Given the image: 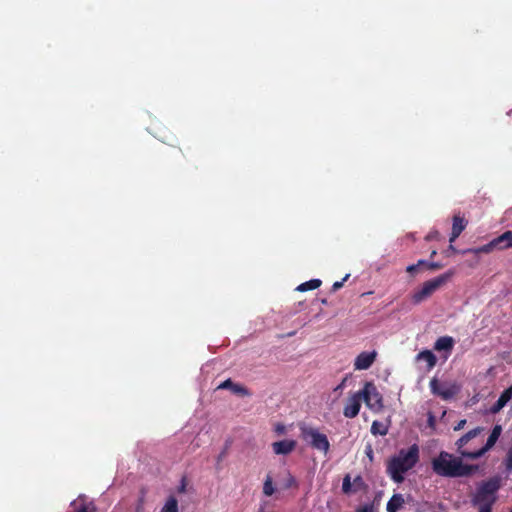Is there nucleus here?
<instances>
[{
    "label": "nucleus",
    "instance_id": "1",
    "mask_svg": "<svg viewBox=\"0 0 512 512\" xmlns=\"http://www.w3.org/2000/svg\"><path fill=\"white\" fill-rule=\"evenodd\" d=\"M418 460L419 447L413 444L408 449H401L388 461L387 472L396 483H401L404 475L416 465Z\"/></svg>",
    "mask_w": 512,
    "mask_h": 512
},
{
    "label": "nucleus",
    "instance_id": "2",
    "mask_svg": "<svg viewBox=\"0 0 512 512\" xmlns=\"http://www.w3.org/2000/svg\"><path fill=\"white\" fill-rule=\"evenodd\" d=\"M432 468L436 474L445 477L465 476L472 471L471 467L464 465L460 458L444 451L432 460Z\"/></svg>",
    "mask_w": 512,
    "mask_h": 512
},
{
    "label": "nucleus",
    "instance_id": "3",
    "mask_svg": "<svg viewBox=\"0 0 512 512\" xmlns=\"http://www.w3.org/2000/svg\"><path fill=\"white\" fill-rule=\"evenodd\" d=\"M500 487L499 480L494 478L482 483L474 496V504L479 512H490L496 500V493Z\"/></svg>",
    "mask_w": 512,
    "mask_h": 512
},
{
    "label": "nucleus",
    "instance_id": "4",
    "mask_svg": "<svg viewBox=\"0 0 512 512\" xmlns=\"http://www.w3.org/2000/svg\"><path fill=\"white\" fill-rule=\"evenodd\" d=\"M452 276L453 271L450 270L442 275L424 282L422 286L412 294L411 298L413 303L420 304L421 302L431 297L438 289L444 286Z\"/></svg>",
    "mask_w": 512,
    "mask_h": 512
},
{
    "label": "nucleus",
    "instance_id": "5",
    "mask_svg": "<svg viewBox=\"0 0 512 512\" xmlns=\"http://www.w3.org/2000/svg\"><path fill=\"white\" fill-rule=\"evenodd\" d=\"M301 438L313 449L320 451L327 455L330 450V442L327 436L320 432L318 428L301 425L300 426Z\"/></svg>",
    "mask_w": 512,
    "mask_h": 512
},
{
    "label": "nucleus",
    "instance_id": "6",
    "mask_svg": "<svg viewBox=\"0 0 512 512\" xmlns=\"http://www.w3.org/2000/svg\"><path fill=\"white\" fill-rule=\"evenodd\" d=\"M359 392L362 400L371 411L374 413L382 411L384 407L382 395L372 382H366L363 389Z\"/></svg>",
    "mask_w": 512,
    "mask_h": 512
},
{
    "label": "nucleus",
    "instance_id": "7",
    "mask_svg": "<svg viewBox=\"0 0 512 512\" xmlns=\"http://www.w3.org/2000/svg\"><path fill=\"white\" fill-rule=\"evenodd\" d=\"M483 431V428L477 427L475 429L470 430L464 436H462L457 442V451L460 453L462 457L476 459L480 456H476L477 449L471 450L467 448L468 445Z\"/></svg>",
    "mask_w": 512,
    "mask_h": 512
},
{
    "label": "nucleus",
    "instance_id": "8",
    "mask_svg": "<svg viewBox=\"0 0 512 512\" xmlns=\"http://www.w3.org/2000/svg\"><path fill=\"white\" fill-rule=\"evenodd\" d=\"M430 388L433 394L440 396L444 400L452 398L459 391V387L456 383L439 382L436 378L430 381Z\"/></svg>",
    "mask_w": 512,
    "mask_h": 512
},
{
    "label": "nucleus",
    "instance_id": "9",
    "mask_svg": "<svg viewBox=\"0 0 512 512\" xmlns=\"http://www.w3.org/2000/svg\"><path fill=\"white\" fill-rule=\"evenodd\" d=\"M361 394L360 392L354 393L350 396L345 404L343 414L347 418H354L358 415L361 407Z\"/></svg>",
    "mask_w": 512,
    "mask_h": 512
},
{
    "label": "nucleus",
    "instance_id": "10",
    "mask_svg": "<svg viewBox=\"0 0 512 512\" xmlns=\"http://www.w3.org/2000/svg\"><path fill=\"white\" fill-rule=\"evenodd\" d=\"M376 357H377L376 351H371V352L365 351V352L360 353L354 361L355 370H367L374 363Z\"/></svg>",
    "mask_w": 512,
    "mask_h": 512
},
{
    "label": "nucleus",
    "instance_id": "11",
    "mask_svg": "<svg viewBox=\"0 0 512 512\" xmlns=\"http://www.w3.org/2000/svg\"><path fill=\"white\" fill-rule=\"evenodd\" d=\"M73 507L72 512H94L96 507L93 502L85 496H80L71 503Z\"/></svg>",
    "mask_w": 512,
    "mask_h": 512
},
{
    "label": "nucleus",
    "instance_id": "12",
    "mask_svg": "<svg viewBox=\"0 0 512 512\" xmlns=\"http://www.w3.org/2000/svg\"><path fill=\"white\" fill-rule=\"evenodd\" d=\"M501 431H502L501 426L496 425L493 428L491 434L489 435L486 444L484 446H482L481 448L477 449L476 456H480L481 457L489 449H491L495 445V443L497 442L498 438L500 437Z\"/></svg>",
    "mask_w": 512,
    "mask_h": 512
},
{
    "label": "nucleus",
    "instance_id": "13",
    "mask_svg": "<svg viewBox=\"0 0 512 512\" xmlns=\"http://www.w3.org/2000/svg\"><path fill=\"white\" fill-rule=\"evenodd\" d=\"M296 447L294 440H282L272 444L273 452L277 455H287L291 453Z\"/></svg>",
    "mask_w": 512,
    "mask_h": 512
},
{
    "label": "nucleus",
    "instance_id": "14",
    "mask_svg": "<svg viewBox=\"0 0 512 512\" xmlns=\"http://www.w3.org/2000/svg\"><path fill=\"white\" fill-rule=\"evenodd\" d=\"M512 399V388H507L502 392L498 400L491 406L490 411L493 414L498 413Z\"/></svg>",
    "mask_w": 512,
    "mask_h": 512
},
{
    "label": "nucleus",
    "instance_id": "15",
    "mask_svg": "<svg viewBox=\"0 0 512 512\" xmlns=\"http://www.w3.org/2000/svg\"><path fill=\"white\" fill-rule=\"evenodd\" d=\"M495 249H503V246L501 245L499 236L483 246L469 249L468 252H471V253L477 255L480 253H490Z\"/></svg>",
    "mask_w": 512,
    "mask_h": 512
},
{
    "label": "nucleus",
    "instance_id": "16",
    "mask_svg": "<svg viewBox=\"0 0 512 512\" xmlns=\"http://www.w3.org/2000/svg\"><path fill=\"white\" fill-rule=\"evenodd\" d=\"M417 362H424L426 364V370H431L437 362L436 356L430 350H424L417 354Z\"/></svg>",
    "mask_w": 512,
    "mask_h": 512
},
{
    "label": "nucleus",
    "instance_id": "17",
    "mask_svg": "<svg viewBox=\"0 0 512 512\" xmlns=\"http://www.w3.org/2000/svg\"><path fill=\"white\" fill-rule=\"evenodd\" d=\"M217 389H229L232 393L242 396H246L249 394L244 386L235 384L230 379L219 384Z\"/></svg>",
    "mask_w": 512,
    "mask_h": 512
},
{
    "label": "nucleus",
    "instance_id": "18",
    "mask_svg": "<svg viewBox=\"0 0 512 512\" xmlns=\"http://www.w3.org/2000/svg\"><path fill=\"white\" fill-rule=\"evenodd\" d=\"M454 339L450 336H443L436 340L434 349L437 351H446L450 353L454 346Z\"/></svg>",
    "mask_w": 512,
    "mask_h": 512
},
{
    "label": "nucleus",
    "instance_id": "19",
    "mask_svg": "<svg viewBox=\"0 0 512 512\" xmlns=\"http://www.w3.org/2000/svg\"><path fill=\"white\" fill-rule=\"evenodd\" d=\"M404 498L402 495H394L387 503V512H396L403 508Z\"/></svg>",
    "mask_w": 512,
    "mask_h": 512
},
{
    "label": "nucleus",
    "instance_id": "20",
    "mask_svg": "<svg viewBox=\"0 0 512 512\" xmlns=\"http://www.w3.org/2000/svg\"><path fill=\"white\" fill-rule=\"evenodd\" d=\"M388 432V426L387 424L380 422V421H374L371 426V433L373 435H381L384 436Z\"/></svg>",
    "mask_w": 512,
    "mask_h": 512
},
{
    "label": "nucleus",
    "instance_id": "21",
    "mask_svg": "<svg viewBox=\"0 0 512 512\" xmlns=\"http://www.w3.org/2000/svg\"><path fill=\"white\" fill-rule=\"evenodd\" d=\"M320 285H321V280H319V279H312V280H309L307 282H304V283L300 284L296 288V290L300 291V292H305V291H308V290H314V289L318 288Z\"/></svg>",
    "mask_w": 512,
    "mask_h": 512
},
{
    "label": "nucleus",
    "instance_id": "22",
    "mask_svg": "<svg viewBox=\"0 0 512 512\" xmlns=\"http://www.w3.org/2000/svg\"><path fill=\"white\" fill-rule=\"evenodd\" d=\"M161 512H178V503L176 498L173 496L169 497Z\"/></svg>",
    "mask_w": 512,
    "mask_h": 512
},
{
    "label": "nucleus",
    "instance_id": "23",
    "mask_svg": "<svg viewBox=\"0 0 512 512\" xmlns=\"http://www.w3.org/2000/svg\"><path fill=\"white\" fill-rule=\"evenodd\" d=\"M466 224H467V222L465 221L464 218H462L460 216H455L453 218L452 230L459 232L461 234L462 231L465 229Z\"/></svg>",
    "mask_w": 512,
    "mask_h": 512
},
{
    "label": "nucleus",
    "instance_id": "24",
    "mask_svg": "<svg viewBox=\"0 0 512 512\" xmlns=\"http://www.w3.org/2000/svg\"><path fill=\"white\" fill-rule=\"evenodd\" d=\"M503 249L512 248V231H506L499 236Z\"/></svg>",
    "mask_w": 512,
    "mask_h": 512
},
{
    "label": "nucleus",
    "instance_id": "25",
    "mask_svg": "<svg viewBox=\"0 0 512 512\" xmlns=\"http://www.w3.org/2000/svg\"><path fill=\"white\" fill-rule=\"evenodd\" d=\"M275 492V488L272 482L271 476H267L264 485H263V493L265 496H271Z\"/></svg>",
    "mask_w": 512,
    "mask_h": 512
},
{
    "label": "nucleus",
    "instance_id": "26",
    "mask_svg": "<svg viewBox=\"0 0 512 512\" xmlns=\"http://www.w3.org/2000/svg\"><path fill=\"white\" fill-rule=\"evenodd\" d=\"M352 488H353V485H352L351 477H350V475H346L343 479L342 490L344 493L350 494V493H353Z\"/></svg>",
    "mask_w": 512,
    "mask_h": 512
},
{
    "label": "nucleus",
    "instance_id": "27",
    "mask_svg": "<svg viewBox=\"0 0 512 512\" xmlns=\"http://www.w3.org/2000/svg\"><path fill=\"white\" fill-rule=\"evenodd\" d=\"M352 485H353V488H352L353 493L361 490L364 486V481H363L362 477H360V476L355 477L352 481Z\"/></svg>",
    "mask_w": 512,
    "mask_h": 512
},
{
    "label": "nucleus",
    "instance_id": "28",
    "mask_svg": "<svg viewBox=\"0 0 512 512\" xmlns=\"http://www.w3.org/2000/svg\"><path fill=\"white\" fill-rule=\"evenodd\" d=\"M349 277H350V274H346L345 277L341 281H336L332 286L333 290L336 291V290L340 289L343 286L344 282L347 281Z\"/></svg>",
    "mask_w": 512,
    "mask_h": 512
},
{
    "label": "nucleus",
    "instance_id": "29",
    "mask_svg": "<svg viewBox=\"0 0 512 512\" xmlns=\"http://www.w3.org/2000/svg\"><path fill=\"white\" fill-rule=\"evenodd\" d=\"M426 262L424 260H419L417 264H412L407 267V272L413 273L417 270L418 266L425 264Z\"/></svg>",
    "mask_w": 512,
    "mask_h": 512
},
{
    "label": "nucleus",
    "instance_id": "30",
    "mask_svg": "<svg viewBox=\"0 0 512 512\" xmlns=\"http://www.w3.org/2000/svg\"><path fill=\"white\" fill-rule=\"evenodd\" d=\"M506 466L508 469H512V446L510 447L507 453Z\"/></svg>",
    "mask_w": 512,
    "mask_h": 512
},
{
    "label": "nucleus",
    "instance_id": "31",
    "mask_svg": "<svg viewBox=\"0 0 512 512\" xmlns=\"http://www.w3.org/2000/svg\"><path fill=\"white\" fill-rule=\"evenodd\" d=\"M275 432L279 435H283L286 433V427L283 424H277L275 426Z\"/></svg>",
    "mask_w": 512,
    "mask_h": 512
},
{
    "label": "nucleus",
    "instance_id": "32",
    "mask_svg": "<svg viewBox=\"0 0 512 512\" xmlns=\"http://www.w3.org/2000/svg\"><path fill=\"white\" fill-rule=\"evenodd\" d=\"M466 424V420H461L458 422V424L454 427V430L458 431L464 428Z\"/></svg>",
    "mask_w": 512,
    "mask_h": 512
},
{
    "label": "nucleus",
    "instance_id": "33",
    "mask_svg": "<svg viewBox=\"0 0 512 512\" xmlns=\"http://www.w3.org/2000/svg\"><path fill=\"white\" fill-rule=\"evenodd\" d=\"M460 233L459 232H456V231H453L451 232V236H450V239L449 241L452 243L454 242L458 237H459Z\"/></svg>",
    "mask_w": 512,
    "mask_h": 512
},
{
    "label": "nucleus",
    "instance_id": "34",
    "mask_svg": "<svg viewBox=\"0 0 512 512\" xmlns=\"http://www.w3.org/2000/svg\"><path fill=\"white\" fill-rule=\"evenodd\" d=\"M429 268L433 269V270L438 269V268H440V265L438 263H430Z\"/></svg>",
    "mask_w": 512,
    "mask_h": 512
},
{
    "label": "nucleus",
    "instance_id": "35",
    "mask_svg": "<svg viewBox=\"0 0 512 512\" xmlns=\"http://www.w3.org/2000/svg\"><path fill=\"white\" fill-rule=\"evenodd\" d=\"M358 512H368L366 508L359 510Z\"/></svg>",
    "mask_w": 512,
    "mask_h": 512
},
{
    "label": "nucleus",
    "instance_id": "36",
    "mask_svg": "<svg viewBox=\"0 0 512 512\" xmlns=\"http://www.w3.org/2000/svg\"><path fill=\"white\" fill-rule=\"evenodd\" d=\"M180 491H184V484H182V486L180 487Z\"/></svg>",
    "mask_w": 512,
    "mask_h": 512
},
{
    "label": "nucleus",
    "instance_id": "37",
    "mask_svg": "<svg viewBox=\"0 0 512 512\" xmlns=\"http://www.w3.org/2000/svg\"><path fill=\"white\" fill-rule=\"evenodd\" d=\"M434 237V234L428 235V239Z\"/></svg>",
    "mask_w": 512,
    "mask_h": 512
},
{
    "label": "nucleus",
    "instance_id": "38",
    "mask_svg": "<svg viewBox=\"0 0 512 512\" xmlns=\"http://www.w3.org/2000/svg\"><path fill=\"white\" fill-rule=\"evenodd\" d=\"M434 237V234L428 235V239Z\"/></svg>",
    "mask_w": 512,
    "mask_h": 512
}]
</instances>
